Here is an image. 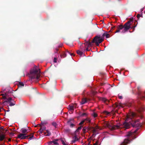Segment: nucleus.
Returning a JSON list of instances; mask_svg holds the SVG:
<instances>
[{"instance_id": "nucleus-1", "label": "nucleus", "mask_w": 145, "mask_h": 145, "mask_svg": "<svg viewBox=\"0 0 145 145\" xmlns=\"http://www.w3.org/2000/svg\"><path fill=\"white\" fill-rule=\"evenodd\" d=\"M104 125L105 126L108 127L111 130H114L122 127V125L120 124V123H118V124L116 125H112V124H110L108 122H105ZM123 126L124 128L125 129H128L130 127L131 125L128 123L125 122L123 123Z\"/></svg>"}, {"instance_id": "nucleus-2", "label": "nucleus", "mask_w": 145, "mask_h": 145, "mask_svg": "<svg viewBox=\"0 0 145 145\" xmlns=\"http://www.w3.org/2000/svg\"><path fill=\"white\" fill-rule=\"evenodd\" d=\"M133 18H131L127 22V23H125L124 25H123L124 27V29L123 30H122L121 31V32L123 33H124L126 31H127L130 28H131V29H133V31L135 30V28L136 27L137 25V20H135V22L137 23V24L135 25V26H132V27L131 26V22L133 21Z\"/></svg>"}, {"instance_id": "nucleus-3", "label": "nucleus", "mask_w": 145, "mask_h": 145, "mask_svg": "<svg viewBox=\"0 0 145 145\" xmlns=\"http://www.w3.org/2000/svg\"><path fill=\"white\" fill-rule=\"evenodd\" d=\"M40 73L38 69L34 68L30 71L29 76L31 79L36 78L38 80L40 76Z\"/></svg>"}, {"instance_id": "nucleus-4", "label": "nucleus", "mask_w": 145, "mask_h": 145, "mask_svg": "<svg viewBox=\"0 0 145 145\" xmlns=\"http://www.w3.org/2000/svg\"><path fill=\"white\" fill-rule=\"evenodd\" d=\"M18 138L21 139H28L30 140L33 139L34 136L33 133H30L27 135L25 134H20L18 136Z\"/></svg>"}, {"instance_id": "nucleus-5", "label": "nucleus", "mask_w": 145, "mask_h": 145, "mask_svg": "<svg viewBox=\"0 0 145 145\" xmlns=\"http://www.w3.org/2000/svg\"><path fill=\"white\" fill-rule=\"evenodd\" d=\"M100 36H96L93 39L92 41V43H95L96 45L99 46V44L104 40V38H100Z\"/></svg>"}, {"instance_id": "nucleus-6", "label": "nucleus", "mask_w": 145, "mask_h": 145, "mask_svg": "<svg viewBox=\"0 0 145 145\" xmlns=\"http://www.w3.org/2000/svg\"><path fill=\"white\" fill-rule=\"evenodd\" d=\"M138 128H137V129L133 131H130L128 132L127 135V137H131L133 139L135 138H136V137L135 134L138 131Z\"/></svg>"}, {"instance_id": "nucleus-7", "label": "nucleus", "mask_w": 145, "mask_h": 145, "mask_svg": "<svg viewBox=\"0 0 145 145\" xmlns=\"http://www.w3.org/2000/svg\"><path fill=\"white\" fill-rule=\"evenodd\" d=\"M139 120H137L136 121H132V122L131 123H133L132 125L133 127H140L142 126V125L140 123H138Z\"/></svg>"}, {"instance_id": "nucleus-8", "label": "nucleus", "mask_w": 145, "mask_h": 145, "mask_svg": "<svg viewBox=\"0 0 145 145\" xmlns=\"http://www.w3.org/2000/svg\"><path fill=\"white\" fill-rule=\"evenodd\" d=\"M11 93V91H6L5 92L4 94H1V95L3 96V98L4 99H7V97H9L10 96Z\"/></svg>"}, {"instance_id": "nucleus-9", "label": "nucleus", "mask_w": 145, "mask_h": 145, "mask_svg": "<svg viewBox=\"0 0 145 145\" xmlns=\"http://www.w3.org/2000/svg\"><path fill=\"white\" fill-rule=\"evenodd\" d=\"M136 109L138 112L141 113L144 110V108L142 105H139L137 106Z\"/></svg>"}, {"instance_id": "nucleus-10", "label": "nucleus", "mask_w": 145, "mask_h": 145, "mask_svg": "<svg viewBox=\"0 0 145 145\" xmlns=\"http://www.w3.org/2000/svg\"><path fill=\"white\" fill-rule=\"evenodd\" d=\"M117 29L115 32V33H118L120 32L121 30H122L123 29H124V27L123 25L122 24H120L118 25V26L117 27Z\"/></svg>"}, {"instance_id": "nucleus-11", "label": "nucleus", "mask_w": 145, "mask_h": 145, "mask_svg": "<svg viewBox=\"0 0 145 145\" xmlns=\"http://www.w3.org/2000/svg\"><path fill=\"white\" fill-rule=\"evenodd\" d=\"M130 142V141L129 140L125 139L124 141L120 145H127V144L129 143Z\"/></svg>"}, {"instance_id": "nucleus-12", "label": "nucleus", "mask_w": 145, "mask_h": 145, "mask_svg": "<svg viewBox=\"0 0 145 145\" xmlns=\"http://www.w3.org/2000/svg\"><path fill=\"white\" fill-rule=\"evenodd\" d=\"M92 42H90L89 41H86L84 44L86 47L89 48L91 47L92 46Z\"/></svg>"}, {"instance_id": "nucleus-13", "label": "nucleus", "mask_w": 145, "mask_h": 145, "mask_svg": "<svg viewBox=\"0 0 145 145\" xmlns=\"http://www.w3.org/2000/svg\"><path fill=\"white\" fill-rule=\"evenodd\" d=\"M138 94L139 95V97L140 98H141V99H145V95L144 96V95H141V93L140 92V88L139 87H138Z\"/></svg>"}, {"instance_id": "nucleus-14", "label": "nucleus", "mask_w": 145, "mask_h": 145, "mask_svg": "<svg viewBox=\"0 0 145 145\" xmlns=\"http://www.w3.org/2000/svg\"><path fill=\"white\" fill-rule=\"evenodd\" d=\"M73 140L72 141V142L73 143H74L75 142L78 140V138L77 137L76 135H75L72 138Z\"/></svg>"}, {"instance_id": "nucleus-15", "label": "nucleus", "mask_w": 145, "mask_h": 145, "mask_svg": "<svg viewBox=\"0 0 145 145\" xmlns=\"http://www.w3.org/2000/svg\"><path fill=\"white\" fill-rule=\"evenodd\" d=\"M74 121L73 119H71L69 120L68 121V123L70 125V126L71 127H73L74 126V125L72 123H71V121Z\"/></svg>"}, {"instance_id": "nucleus-16", "label": "nucleus", "mask_w": 145, "mask_h": 145, "mask_svg": "<svg viewBox=\"0 0 145 145\" xmlns=\"http://www.w3.org/2000/svg\"><path fill=\"white\" fill-rule=\"evenodd\" d=\"M101 100L106 104H108V103L110 102L108 100L105 98H102Z\"/></svg>"}, {"instance_id": "nucleus-17", "label": "nucleus", "mask_w": 145, "mask_h": 145, "mask_svg": "<svg viewBox=\"0 0 145 145\" xmlns=\"http://www.w3.org/2000/svg\"><path fill=\"white\" fill-rule=\"evenodd\" d=\"M5 138V135L3 134H1L0 135V141H2Z\"/></svg>"}, {"instance_id": "nucleus-18", "label": "nucleus", "mask_w": 145, "mask_h": 145, "mask_svg": "<svg viewBox=\"0 0 145 145\" xmlns=\"http://www.w3.org/2000/svg\"><path fill=\"white\" fill-rule=\"evenodd\" d=\"M83 120L84 121V123H89L91 122V120L89 118H87Z\"/></svg>"}, {"instance_id": "nucleus-19", "label": "nucleus", "mask_w": 145, "mask_h": 145, "mask_svg": "<svg viewBox=\"0 0 145 145\" xmlns=\"http://www.w3.org/2000/svg\"><path fill=\"white\" fill-rule=\"evenodd\" d=\"M74 106L72 105H70L69 106L68 108L72 111H73L74 110Z\"/></svg>"}, {"instance_id": "nucleus-20", "label": "nucleus", "mask_w": 145, "mask_h": 145, "mask_svg": "<svg viewBox=\"0 0 145 145\" xmlns=\"http://www.w3.org/2000/svg\"><path fill=\"white\" fill-rule=\"evenodd\" d=\"M87 101V100L86 98H83L82 99V101L81 103V105H83L86 103Z\"/></svg>"}, {"instance_id": "nucleus-21", "label": "nucleus", "mask_w": 145, "mask_h": 145, "mask_svg": "<svg viewBox=\"0 0 145 145\" xmlns=\"http://www.w3.org/2000/svg\"><path fill=\"white\" fill-rule=\"evenodd\" d=\"M60 56L61 58H64L65 57L67 56V54L65 52H63L62 54H61Z\"/></svg>"}, {"instance_id": "nucleus-22", "label": "nucleus", "mask_w": 145, "mask_h": 145, "mask_svg": "<svg viewBox=\"0 0 145 145\" xmlns=\"http://www.w3.org/2000/svg\"><path fill=\"white\" fill-rule=\"evenodd\" d=\"M21 132H22V134H25L27 135V134L26 133L27 132V130L25 129H21Z\"/></svg>"}, {"instance_id": "nucleus-23", "label": "nucleus", "mask_w": 145, "mask_h": 145, "mask_svg": "<svg viewBox=\"0 0 145 145\" xmlns=\"http://www.w3.org/2000/svg\"><path fill=\"white\" fill-rule=\"evenodd\" d=\"M7 100L4 101V103L5 102H8L10 103L11 102V101H12V98L11 97H9L7 98Z\"/></svg>"}, {"instance_id": "nucleus-24", "label": "nucleus", "mask_w": 145, "mask_h": 145, "mask_svg": "<svg viewBox=\"0 0 145 145\" xmlns=\"http://www.w3.org/2000/svg\"><path fill=\"white\" fill-rule=\"evenodd\" d=\"M18 86L19 87H21L24 86V84L22 82H19Z\"/></svg>"}, {"instance_id": "nucleus-25", "label": "nucleus", "mask_w": 145, "mask_h": 145, "mask_svg": "<svg viewBox=\"0 0 145 145\" xmlns=\"http://www.w3.org/2000/svg\"><path fill=\"white\" fill-rule=\"evenodd\" d=\"M47 136H49L51 135V133L48 130H47L46 133H44Z\"/></svg>"}, {"instance_id": "nucleus-26", "label": "nucleus", "mask_w": 145, "mask_h": 145, "mask_svg": "<svg viewBox=\"0 0 145 145\" xmlns=\"http://www.w3.org/2000/svg\"><path fill=\"white\" fill-rule=\"evenodd\" d=\"M87 127H84L82 129V131L84 133H86V132H87L88 131H87Z\"/></svg>"}, {"instance_id": "nucleus-27", "label": "nucleus", "mask_w": 145, "mask_h": 145, "mask_svg": "<svg viewBox=\"0 0 145 145\" xmlns=\"http://www.w3.org/2000/svg\"><path fill=\"white\" fill-rule=\"evenodd\" d=\"M60 140H61V141L62 144H63V145H68V144H67V142L65 143L64 141V140L62 138L60 139Z\"/></svg>"}, {"instance_id": "nucleus-28", "label": "nucleus", "mask_w": 145, "mask_h": 145, "mask_svg": "<svg viewBox=\"0 0 145 145\" xmlns=\"http://www.w3.org/2000/svg\"><path fill=\"white\" fill-rule=\"evenodd\" d=\"M77 53L78 54V55L82 56V55L83 54V52H81L79 50H78L77 51Z\"/></svg>"}, {"instance_id": "nucleus-29", "label": "nucleus", "mask_w": 145, "mask_h": 145, "mask_svg": "<svg viewBox=\"0 0 145 145\" xmlns=\"http://www.w3.org/2000/svg\"><path fill=\"white\" fill-rule=\"evenodd\" d=\"M94 127H87V131H92L93 129V128Z\"/></svg>"}, {"instance_id": "nucleus-30", "label": "nucleus", "mask_w": 145, "mask_h": 145, "mask_svg": "<svg viewBox=\"0 0 145 145\" xmlns=\"http://www.w3.org/2000/svg\"><path fill=\"white\" fill-rule=\"evenodd\" d=\"M10 106H13L15 105V102L14 101H13V102H10Z\"/></svg>"}, {"instance_id": "nucleus-31", "label": "nucleus", "mask_w": 145, "mask_h": 145, "mask_svg": "<svg viewBox=\"0 0 145 145\" xmlns=\"http://www.w3.org/2000/svg\"><path fill=\"white\" fill-rule=\"evenodd\" d=\"M52 143L53 144H52V145H58L59 144V143L57 142H56L54 140H53L52 141Z\"/></svg>"}, {"instance_id": "nucleus-32", "label": "nucleus", "mask_w": 145, "mask_h": 145, "mask_svg": "<svg viewBox=\"0 0 145 145\" xmlns=\"http://www.w3.org/2000/svg\"><path fill=\"white\" fill-rule=\"evenodd\" d=\"M97 131V130L94 127H93V129L91 132L93 133V135H94L95 133Z\"/></svg>"}, {"instance_id": "nucleus-33", "label": "nucleus", "mask_w": 145, "mask_h": 145, "mask_svg": "<svg viewBox=\"0 0 145 145\" xmlns=\"http://www.w3.org/2000/svg\"><path fill=\"white\" fill-rule=\"evenodd\" d=\"M103 113L105 114V115H108V114H110V112H108L106 111H104L103 112Z\"/></svg>"}, {"instance_id": "nucleus-34", "label": "nucleus", "mask_w": 145, "mask_h": 145, "mask_svg": "<svg viewBox=\"0 0 145 145\" xmlns=\"http://www.w3.org/2000/svg\"><path fill=\"white\" fill-rule=\"evenodd\" d=\"M82 127V126H81L78 127V128L76 130V132H78L79 130H80L81 129Z\"/></svg>"}, {"instance_id": "nucleus-35", "label": "nucleus", "mask_w": 145, "mask_h": 145, "mask_svg": "<svg viewBox=\"0 0 145 145\" xmlns=\"http://www.w3.org/2000/svg\"><path fill=\"white\" fill-rule=\"evenodd\" d=\"M92 115L94 118H95L97 117V114L96 113H95V112H93V114H92Z\"/></svg>"}, {"instance_id": "nucleus-36", "label": "nucleus", "mask_w": 145, "mask_h": 145, "mask_svg": "<svg viewBox=\"0 0 145 145\" xmlns=\"http://www.w3.org/2000/svg\"><path fill=\"white\" fill-rule=\"evenodd\" d=\"M52 125H53V126H54L55 127H56L57 125L56 123V122H53L52 123Z\"/></svg>"}, {"instance_id": "nucleus-37", "label": "nucleus", "mask_w": 145, "mask_h": 145, "mask_svg": "<svg viewBox=\"0 0 145 145\" xmlns=\"http://www.w3.org/2000/svg\"><path fill=\"white\" fill-rule=\"evenodd\" d=\"M59 51V49L57 48H56L55 49V50L54 51V53H57L58 51Z\"/></svg>"}, {"instance_id": "nucleus-38", "label": "nucleus", "mask_w": 145, "mask_h": 145, "mask_svg": "<svg viewBox=\"0 0 145 145\" xmlns=\"http://www.w3.org/2000/svg\"><path fill=\"white\" fill-rule=\"evenodd\" d=\"M41 123L42 124H46L47 123V122L46 121H44L41 122Z\"/></svg>"}, {"instance_id": "nucleus-39", "label": "nucleus", "mask_w": 145, "mask_h": 145, "mask_svg": "<svg viewBox=\"0 0 145 145\" xmlns=\"http://www.w3.org/2000/svg\"><path fill=\"white\" fill-rule=\"evenodd\" d=\"M84 123V121H83V120L82 121L79 123V125H82V124H83Z\"/></svg>"}, {"instance_id": "nucleus-40", "label": "nucleus", "mask_w": 145, "mask_h": 145, "mask_svg": "<svg viewBox=\"0 0 145 145\" xmlns=\"http://www.w3.org/2000/svg\"><path fill=\"white\" fill-rule=\"evenodd\" d=\"M41 127L40 128V129L42 130V131H43L46 128L44 126L42 127L41 126Z\"/></svg>"}, {"instance_id": "nucleus-41", "label": "nucleus", "mask_w": 145, "mask_h": 145, "mask_svg": "<svg viewBox=\"0 0 145 145\" xmlns=\"http://www.w3.org/2000/svg\"><path fill=\"white\" fill-rule=\"evenodd\" d=\"M110 37V35L109 34L107 33L106 37L107 38H109Z\"/></svg>"}, {"instance_id": "nucleus-42", "label": "nucleus", "mask_w": 145, "mask_h": 145, "mask_svg": "<svg viewBox=\"0 0 145 145\" xmlns=\"http://www.w3.org/2000/svg\"><path fill=\"white\" fill-rule=\"evenodd\" d=\"M57 60V58L56 57H54V63H56Z\"/></svg>"}, {"instance_id": "nucleus-43", "label": "nucleus", "mask_w": 145, "mask_h": 145, "mask_svg": "<svg viewBox=\"0 0 145 145\" xmlns=\"http://www.w3.org/2000/svg\"><path fill=\"white\" fill-rule=\"evenodd\" d=\"M137 18L138 19H139L140 17V14H138L137 16Z\"/></svg>"}, {"instance_id": "nucleus-44", "label": "nucleus", "mask_w": 145, "mask_h": 145, "mask_svg": "<svg viewBox=\"0 0 145 145\" xmlns=\"http://www.w3.org/2000/svg\"><path fill=\"white\" fill-rule=\"evenodd\" d=\"M107 33V32L104 33L103 35V37H105V36L106 37V35Z\"/></svg>"}, {"instance_id": "nucleus-45", "label": "nucleus", "mask_w": 145, "mask_h": 145, "mask_svg": "<svg viewBox=\"0 0 145 145\" xmlns=\"http://www.w3.org/2000/svg\"><path fill=\"white\" fill-rule=\"evenodd\" d=\"M133 117L135 116H136V114L135 113H133L131 114Z\"/></svg>"}, {"instance_id": "nucleus-46", "label": "nucleus", "mask_w": 145, "mask_h": 145, "mask_svg": "<svg viewBox=\"0 0 145 145\" xmlns=\"http://www.w3.org/2000/svg\"><path fill=\"white\" fill-rule=\"evenodd\" d=\"M86 115V113H83L81 115V116H84L85 115Z\"/></svg>"}, {"instance_id": "nucleus-47", "label": "nucleus", "mask_w": 145, "mask_h": 145, "mask_svg": "<svg viewBox=\"0 0 145 145\" xmlns=\"http://www.w3.org/2000/svg\"><path fill=\"white\" fill-rule=\"evenodd\" d=\"M52 144H53V143H52V141H51L49 142H48V144L49 145Z\"/></svg>"}, {"instance_id": "nucleus-48", "label": "nucleus", "mask_w": 145, "mask_h": 145, "mask_svg": "<svg viewBox=\"0 0 145 145\" xmlns=\"http://www.w3.org/2000/svg\"><path fill=\"white\" fill-rule=\"evenodd\" d=\"M94 128H95L96 130L99 129V127L98 126H96Z\"/></svg>"}, {"instance_id": "nucleus-49", "label": "nucleus", "mask_w": 145, "mask_h": 145, "mask_svg": "<svg viewBox=\"0 0 145 145\" xmlns=\"http://www.w3.org/2000/svg\"><path fill=\"white\" fill-rule=\"evenodd\" d=\"M118 98H119V99H122L123 97H122V96H121L118 95Z\"/></svg>"}, {"instance_id": "nucleus-50", "label": "nucleus", "mask_w": 145, "mask_h": 145, "mask_svg": "<svg viewBox=\"0 0 145 145\" xmlns=\"http://www.w3.org/2000/svg\"><path fill=\"white\" fill-rule=\"evenodd\" d=\"M74 106V108H76L77 106V105L76 104H74L72 105Z\"/></svg>"}, {"instance_id": "nucleus-51", "label": "nucleus", "mask_w": 145, "mask_h": 145, "mask_svg": "<svg viewBox=\"0 0 145 145\" xmlns=\"http://www.w3.org/2000/svg\"><path fill=\"white\" fill-rule=\"evenodd\" d=\"M14 133H10V135H11L12 136H14Z\"/></svg>"}, {"instance_id": "nucleus-52", "label": "nucleus", "mask_w": 145, "mask_h": 145, "mask_svg": "<svg viewBox=\"0 0 145 145\" xmlns=\"http://www.w3.org/2000/svg\"><path fill=\"white\" fill-rule=\"evenodd\" d=\"M39 131H40V133H42V131H42V130L40 128V129L39 130Z\"/></svg>"}, {"instance_id": "nucleus-53", "label": "nucleus", "mask_w": 145, "mask_h": 145, "mask_svg": "<svg viewBox=\"0 0 145 145\" xmlns=\"http://www.w3.org/2000/svg\"><path fill=\"white\" fill-rule=\"evenodd\" d=\"M62 44H60L59 46H58V47H59H59H62Z\"/></svg>"}, {"instance_id": "nucleus-54", "label": "nucleus", "mask_w": 145, "mask_h": 145, "mask_svg": "<svg viewBox=\"0 0 145 145\" xmlns=\"http://www.w3.org/2000/svg\"><path fill=\"white\" fill-rule=\"evenodd\" d=\"M86 51H89V50L88 48L87 47V48L86 49Z\"/></svg>"}, {"instance_id": "nucleus-55", "label": "nucleus", "mask_w": 145, "mask_h": 145, "mask_svg": "<svg viewBox=\"0 0 145 145\" xmlns=\"http://www.w3.org/2000/svg\"><path fill=\"white\" fill-rule=\"evenodd\" d=\"M71 56H72V55H73V56H74V54L73 53H70V54H69Z\"/></svg>"}, {"instance_id": "nucleus-56", "label": "nucleus", "mask_w": 145, "mask_h": 145, "mask_svg": "<svg viewBox=\"0 0 145 145\" xmlns=\"http://www.w3.org/2000/svg\"><path fill=\"white\" fill-rule=\"evenodd\" d=\"M66 52H68L69 54H70V52L67 50H66Z\"/></svg>"}, {"instance_id": "nucleus-57", "label": "nucleus", "mask_w": 145, "mask_h": 145, "mask_svg": "<svg viewBox=\"0 0 145 145\" xmlns=\"http://www.w3.org/2000/svg\"><path fill=\"white\" fill-rule=\"evenodd\" d=\"M54 140L55 141H56L57 142V141H58L59 140L57 139H56L55 140Z\"/></svg>"}, {"instance_id": "nucleus-58", "label": "nucleus", "mask_w": 145, "mask_h": 145, "mask_svg": "<svg viewBox=\"0 0 145 145\" xmlns=\"http://www.w3.org/2000/svg\"><path fill=\"white\" fill-rule=\"evenodd\" d=\"M118 106H119V105L118 103H117V104L116 103V107Z\"/></svg>"}, {"instance_id": "nucleus-59", "label": "nucleus", "mask_w": 145, "mask_h": 145, "mask_svg": "<svg viewBox=\"0 0 145 145\" xmlns=\"http://www.w3.org/2000/svg\"><path fill=\"white\" fill-rule=\"evenodd\" d=\"M115 27V26H114L113 27H112V29H114Z\"/></svg>"}, {"instance_id": "nucleus-60", "label": "nucleus", "mask_w": 145, "mask_h": 145, "mask_svg": "<svg viewBox=\"0 0 145 145\" xmlns=\"http://www.w3.org/2000/svg\"><path fill=\"white\" fill-rule=\"evenodd\" d=\"M2 107H0V112H1V109L2 108Z\"/></svg>"}, {"instance_id": "nucleus-61", "label": "nucleus", "mask_w": 145, "mask_h": 145, "mask_svg": "<svg viewBox=\"0 0 145 145\" xmlns=\"http://www.w3.org/2000/svg\"><path fill=\"white\" fill-rule=\"evenodd\" d=\"M140 17H141L142 18L143 17L142 14H141V15H140Z\"/></svg>"}, {"instance_id": "nucleus-62", "label": "nucleus", "mask_w": 145, "mask_h": 145, "mask_svg": "<svg viewBox=\"0 0 145 145\" xmlns=\"http://www.w3.org/2000/svg\"><path fill=\"white\" fill-rule=\"evenodd\" d=\"M11 139L10 138H9L8 139V141H11Z\"/></svg>"}, {"instance_id": "nucleus-63", "label": "nucleus", "mask_w": 145, "mask_h": 145, "mask_svg": "<svg viewBox=\"0 0 145 145\" xmlns=\"http://www.w3.org/2000/svg\"><path fill=\"white\" fill-rule=\"evenodd\" d=\"M95 144H97V145L98 144V142L97 141H96V142L95 143Z\"/></svg>"}, {"instance_id": "nucleus-64", "label": "nucleus", "mask_w": 145, "mask_h": 145, "mask_svg": "<svg viewBox=\"0 0 145 145\" xmlns=\"http://www.w3.org/2000/svg\"><path fill=\"white\" fill-rule=\"evenodd\" d=\"M95 135H96L95 133L94 135H93H93H92V136H94L95 137Z\"/></svg>"}]
</instances>
